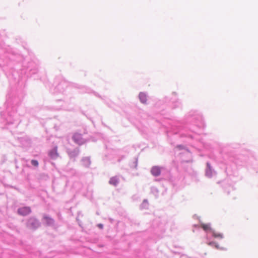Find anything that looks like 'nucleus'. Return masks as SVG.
Listing matches in <instances>:
<instances>
[{
	"mask_svg": "<svg viewBox=\"0 0 258 258\" xmlns=\"http://www.w3.org/2000/svg\"><path fill=\"white\" fill-rule=\"evenodd\" d=\"M7 109L8 115L5 119L6 124L9 125L15 124L17 126L21 121L17 113L13 111H10L9 107L7 108Z\"/></svg>",
	"mask_w": 258,
	"mask_h": 258,
	"instance_id": "nucleus-1",
	"label": "nucleus"
},
{
	"mask_svg": "<svg viewBox=\"0 0 258 258\" xmlns=\"http://www.w3.org/2000/svg\"><path fill=\"white\" fill-rule=\"evenodd\" d=\"M176 148L178 150L183 151L182 152L180 153L182 162L188 163L191 161V153L185 146L179 145H177Z\"/></svg>",
	"mask_w": 258,
	"mask_h": 258,
	"instance_id": "nucleus-2",
	"label": "nucleus"
},
{
	"mask_svg": "<svg viewBox=\"0 0 258 258\" xmlns=\"http://www.w3.org/2000/svg\"><path fill=\"white\" fill-rule=\"evenodd\" d=\"M26 226L29 229L36 230L41 226V222L36 217H31L26 220Z\"/></svg>",
	"mask_w": 258,
	"mask_h": 258,
	"instance_id": "nucleus-3",
	"label": "nucleus"
},
{
	"mask_svg": "<svg viewBox=\"0 0 258 258\" xmlns=\"http://www.w3.org/2000/svg\"><path fill=\"white\" fill-rule=\"evenodd\" d=\"M201 226L206 232L211 233L213 237L220 239L223 238V234L222 233H216L215 230L211 227L210 224H205L201 223Z\"/></svg>",
	"mask_w": 258,
	"mask_h": 258,
	"instance_id": "nucleus-4",
	"label": "nucleus"
},
{
	"mask_svg": "<svg viewBox=\"0 0 258 258\" xmlns=\"http://www.w3.org/2000/svg\"><path fill=\"white\" fill-rule=\"evenodd\" d=\"M188 116L192 118L195 125L199 127L203 126V120L202 116L201 114L190 112L188 114Z\"/></svg>",
	"mask_w": 258,
	"mask_h": 258,
	"instance_id": "nucleus-5",
	"label": "nucleus"
},
{
	"mask_svg": "<svg viewBox=\"0 0 258 258\" xmlns=\"http://www.w3.org/2000/svg\"><path fill=\"white\" fill-rule=\"evenodd\" d=\"M72 140L74 143L79 146L83 145L87 142V140L83 138L82 135L78 133H76L73 135Z\"/></svg>",
	"mask_w": 258,
	"mask_h": 258,
	"instance_id": "nucleus-6",
	"label": "nucleus"
},
{
	"mask_svg": "<svg viewBox=\"0 0 258 258\" xmlns=\"http://www.w3.org/2000/svg\"><path fill=\"white\" fill-rule=\"evenodd\" d=\"M205 169V175L208 178H211L216 174V172L213 169L209 162H207Z\"/></svg>",
	"mask_w": 258,
	"mask_h": 258,
	"instance_id": "nucleus-7",
	"label": "nucleus"
},
{
	"mask_svg": "<svg viewBox=\"0 0 258 258\" xmlns=\"http://www.w3.org/2000/svg\"><path fill=\"white\" fill-rule=\"evenodd\" d=\"M42 221L47 226L54 227L55 226L54 220L48 215H44L42 218Z\"/></svg>",
	"mask_w": 258,
	"mask_h": 258,
	"instance_id": "nucleus-8",
	"label": "nucleus"
},
{
	"mask_svg": "<svg viewBox=\"0 0 258 258\" xmlns=\"http://www.w3.org/2000/svg\"><path fill=\"white\" fill-rule=\"evenodd\" d=\"M17 212L19 215L25 216L31 213V209L29 207H23L18 208Z\"/></svg>",
	"mask_w": 258,
	"mask_h": 258,
	"instance_id": "nucleus-9",
	"label": "nucleus"
},
{
	"mask_svg": "<svg viewBox=\"0 0 258 258\" xmlns=\"http://www.w3.org/2000/svg\"><path fill=\"white\" fill-rule=\"evenodd\" d=\"M48 156L52 160H55L59 156V154L57 153V146L54 147L52 149L48 151Z\"/></svg>",
	"mask_w": 258,
	"mask_h": 258,
	"instance_id": "nucleus-10",
	"label": "nucleus"
},
{
	"mask_svg": "<svg viewBox=\"0 0 258 258\" xmlns=\"http://www.w3.org/2000/svg\"><path fill=\"white\" fill-rule=\"evenodd\" d=\"M27 69L32 74H35L37 72L38 66L34 61H31L28 62Z\"/></svg>",
	"mask_w": 258,
	"mask_h": 258,
	"instance_id": "nucleus-11",
	"label": "nucleus"
},
{
	"mask_svg": "<svg viewBox=\"0 0 258 258\" xmlns=\"http://www.w3.org/2000/svg\"><path fill=\"white\" fill-rule=\"evenodd\" d=\"M162 167L158 166H154L151 169V174L155 177L158 176L161 174Z\"/></svg>",
	"mask_w": 258,
	"mask_h": 258,
	"instance_id": "nucleus-12",
	"label": "nucleus"
},
{
	"mask_svg": "<svg viewBox=\"0 0 258 258\" xmlns=\"http://www.w3.org/2000/svg\"><path fill=\"white\" fill-rule=\"evenodd\" d=\"M67 152L71 158H75L80 153V149L76 148L73 150H68Z\"/></svg>",
	"mask_w": 258,
	"mask_h": 258,
	"instance_id": "nucleus-13",
	"label": "nucleus"
},
{
	"mask_svg": "<svg viewBox=\"0 0 258 258\" xmlns=\"http://www.w3.org/2000/svg\"><path fill=\"white\" fill-rule=\"evenodd\" d=\"M82 165L85 167H89L91 164L90 158L89 157H85L81 159Z\"/></svg>",
	"mask_w": 258,
	"mask_h": 258,
	"instance_id": "nucleus-14",
	"label": "nucleus"
},
{
	"mask_svg": "<svg viewBox=\"0 0 258 258\" xmlns=\"http://www.w3.org/2000/svg\"><path fill=\"white\" fill-rule=\"evenodd\" d=\"M139 98L141 103L146 104L147 103V95L144 92H140L139 94Z\"/></svg>",
	"mask_w": 258,
	"mask_h": 258,
	"instance_id": "nucleus-15",
	"label": "nucleus"
},
{
	"mask_svg": "<svg viewBox=\"0 0 258 258\" xmlns=\"http://www.w3.org/2000/svg\"><path fill=\"white\" fill-rule=\"evenodd\" d=\"M109 183L111 185L116 186L119 183V178L117 176H113L110 178Z\"/></svg>",
	"mask_w": 258,
	"mask_h": 258,
	"instance_id": "nucleus-16",
	"label": "nucleus"
},
{
	"mask_svg": "<svg viewBox=\"0 0 258 258\" xmlns=\"http://www.w3.org/2000/svg\"><path fill=\"white\" fill-rule=\"evenodd\" d=\"M66 86V84L64 82H61L56 86V89L58 90L60 92H63Z\"/></svg>",
	"mask_w": 258,
	"mask_h": 258,
	"instance_id": "nucleus-17",
	"label": "nucleus"
},
{
	"mask_svg": "<svg viewBox=\"0 0 258 258\" xmlns=\"http://www.w3.org/2000/svg\"><path fill=\"white\" fill-rule=\"evenodd\" d=\"M207 244L210 246H215L217 249L221 250H225V249L223 247H220L219 245L215 241H209L207 242Z\"/></svg>",
	"mask_w": 258,
	"mask_h": 258,
	"instance_id": "nucleus-18",
	"label": "nucleus"
},
{
	"mask_svg": "<svg viewBox=\"0 0 258 258\" xmlns=\"http://www.w3.org/2000/svg\"><path fill=\"white\" fill-rule=\"evenodd\" d=\"M149 207V203L147 199L143 200L142 203L140 205V208L142 209H147Z\"/></svg>",
	"mask_w": 258,
	"mask_h": 258,
	"instance_id": "nucleus-19",
	"label": "nucleus"
},
{
	"mask_svg": "<svg viewBox=\"0 0 258 258\" xmlns=\"http://www.w3.org/2000/svg\"><path fill=\"white\" fill-rule=\"evenodd\" d=\"M173 107L174 108L180 107L181 105V102L179 100H176L172 102Z\"/></svg>",
	"mask_w": 258,
	"mask_h": 258,
	"instance_id": "nucleus-20",
	"label": "nucleus"
},
{
	"mask_svg": "<svg viewBox=\"0 0 258 258\" xmlns=\"http://www.w3.org/2000/svg\"><path fill=\"white\" fill-rule=\"evenodd\" d=\"M31 164L32 166L37 167L39 165L38 161L36 160H32L31 161Z\"/></svg>",
	"mask_w": 258,
	"mask_h": 258,
	"instance_id": "nucleus-21",
	"label": "nucleus"
},
{
	"mask_svg": "<svg viewBox=\"0 0 258 258\" xmlns=\"http://www.w3.org/2000/svg\"><path fill=\"white\" fill-rule=\"evenodd\" d=\"M151 192L156 195H157L158 194V192H159V190L158 189L156 188V187H151Z\"/></svg>",
	"mask_w": 258,
	"mask_h": 258,
	"instance_id": "nucleus-22",
	"label": "nucleus"
},
{
	"mask_svg": "<svg viewBox=\"0 0 258 258\" xmlns=\"http://www.w3.org/2000/svg\"><path fill=\"white\" fill-rule=\"evenodd\" d=\"M138 166V158H135V161L133 163V165H132L133 167L136 168Z\"/></svg>",
	"mask_w": 258,
	"mask_h": 258,
	"instance_id": "nucleus-23",
	"label": "nucleus"
},
{
	"mask_svg": "<svg viewBox=\"0 0 258 258\" xmlns=\"http://www.w3.org/2000/svg\"><path fill=\"white\" fill-rule=\"evenodd\" d=\"M181 136L182 137H189V138H192L193 137L190 134H184V133H181Z\"/></svg>",
	"mask_w": 258,
	"mask_h": 258,
	"instance_id": "nucleus-24",
	"label": "nucleus"
},
{
	"mask_svg": "<svg viewBox=\"0 0 258 258\" xmlns=\"http://www.w3.org/2000/svg\"><path fill=\"white\" fill-rule=\"evenodd\" d=\"M97 226H98V227H99L100 229H103V226H103V225L102 224L100 223V224H98L97 225Z\"/></svg>",
	"mask_w": 258,
	"mask_h": 258,
	"instance_id": "nucleus-25",
	"label": "nucleus"
},
{
	"mask_svg": "<svg viewBox=\"0 0 258 258\" xmlns=\"http://www.w3.org/2000/svg\"><path fill=\"white\" fill-rule=\"evenodd\" d=\"M206 239L208 240H210V238L209 237V236L208 235H207L206 236Z\"/></svg>",
	"mask_w": 258,
	"mask_h": 258,
	"instance_id": "nucleus-26",
	"label": "nucleus"
},
{
	"mask_svg": "<svg viewBox=\"0 0 258 258\" xmlns=\"http://www.w3.org/2000/svg\"><path fill=\"white\" fill-rule=\"evenodd\" d=\"M120 159H119L118 160V162H120Z\"/></svg>",
	"mask_w": 258,
	"mask_h": 258,
	"instance_id": "nucleus-27",
	"label": "nucleus"
},
{
	"mask_svg": "<svg viewBox=\"0 0 258 258\" xmlns=\"http://www.w3.org/2000/svg\"><path fill=\"white\" fill-rule=\"evenodd\" d=\"M155 180V181H159V180H158V179H156Z\"/></svg>",
	"mask_w": 258,
	"mask_h": 258,
	"instance_id": "nucleus-28",
	"label": "nucleus"
},
{
	"mask_svg": "<svg viewBox=\"0 0 258 258\" xmlns=\"http://www.w3.org/2000/svg\"><path fill=\"white\" fill-rule=\"evenodd\" d=\"M227 192V194H229V191H228V190Z\"/></svg>",
	"mask_w": 258,
	"mask_h": 258,
	"instance_id": "nucleus-29",
	"label": "nucleus"
},
{
	"mask_svg": "<svg viewBox=\"0 0 258 258\" xmlns=\"http://www.w3.org/2000/svg\"><path fill=\"white\" fill-rule=\"evenodd\" d=\"M109 219H110V221H112V219L110 218Z\"/></svg>",
	"mask_w": 258,
	"mask_h": 258,
	"instance_id": "nucleus-30",
	"label": "nucleus"
}]
</instances>
